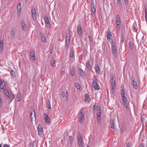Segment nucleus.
Wrapping results in <instances>:
<instances>
[{"instance_id": "1", "label": "nucleus", "mask_w": 147, "mask_h": 147, "mask_svg": "<svg viewBox=\"0 0 147 147\" xmlns=\"http://www.w3.org/2000/svg\"><path fill=\"white\" fill-rule=\"evenodd\" d=\"M122 101L124 105L125 106L127 110L129 109V107L128 106L129 104V102L127 100L126 97L123 96V98H122Z\"/></svg>"}, {"instance_id": "5", "label": "nucleus", "mask_w": 147, "mask_h": 147, "mask_svg": "<svg viewBox=\"0 0 147 147\" xmlns=\"http://www.w3.org/2000/svg\"><path fill=\"white\" fill-rule=\"evenodd\" d=\"M43 118L45 122L47 124H49L51 120L48 114L47 113H45L43 116Z\"/></svg>"}, {"instance_id": "24", "label": "nucleus", "mask_w": 147, "mask_h": 147, "mask_svg": "<svg viewBox=\"0 0 147 147\" xmlns=\"http://www.w3.org/2000/svg\"><path fill=\"white\" fill-rule=\"evenodd\" d=\"M93 109L94 111H95L96 110L98 111L100 110L101 109L100 107L98 106H96L95 105H94L93 106Z\"/></svg>"}, {"instance_id": "4", "label": "nucleus", "mask_w": 147, "mask_h": 147, "mask_svg": "<svg viewBox=\"0 0 147 147\" xmlns=\"http://www.w3.org/2000/svg\"><path fill=\"white\" fill-rule=\"evenodd\" d=\"M0 88L1 92V90L4 91L6 90L5 89V83L1 79H0Z\"/></svg>"}, {"instance_id": "38", "label": "nucleus", "mask_w": 147, "mask_h": 147, "mask_svg": "<svg viewBox=\"0 0 147 147\" xmlns=\"http://www.w3.org/2000/svg\"><path fill=\"white\" fill-rule=\"evenodd\" d=\"M111 33L110 31L107 34V38L108 40L111 39Z\"/></svg>"}, {"instance_id": "14", "label": "nucleus", "mask_w": 147, "mask_h": 147, "mask_svg": "<svg viewBox=\"0 0 147 147\" xmlns=\"http://www.w3.org/2000/svg\"><path fill=\"white\" fill-rule=\"evenodd\" d=\"M116 21L117 25H120L121 21L119 16L118 15L117 16Z\"/></svg>"}, {"instance_id": "58", "label": "nucleus", "mask_w": 147, "mask_h": 147, "mask_svg": "<svg viewBox=\"0 0 147 147\" xmlns=\"http://www.w3.org/2000/svg\"><path fill=\"white\" fill-rule=\"evenodd\" d=\"M136 27L134 26L133 28V30H134V32L136 30Z\"/></svg>"}, {"instance_id": "12", "label": "nucleus", "mask_w": 147, "mask_h": 147, "mask_svg": "<svg viewBox=\"0 0 147 147\" xmlns=\"http://www.w3.org/2000/svg\"><path fill=\"white\" fill-rule=\"evenodd\" d=\"M38 134L39 136H41L42 135L43 131V129L41 125H39L38 127Z\"/></svg>"}, {"instance_id": "25", "label": "nucleus", "mask_w": 147, "mask_h": 147, "mask_svg": "<svg viewBox=\"0 0 147 147\" xmlns=\"http://www.w3.org/2000/svg\"><path fill=\"white\" fill-rule=\"evenodd\" d=\"M3 42L2 40H0V51H2L3 50Z\"/></svg>"}, {"instance_id": "32", "label": "nucleus", "mask_w": 147, "mask_h": 147, "mask_svg": "<svg viewBox=\"0 0 147 147\" xmlns=\"http://www.w3.org/2000/svg\"><path fill=\"white\" fill-rule=\"evenodd\" d=\"M11 76L15 77L16 76L15 72L14 70H11Z\"/></svg>"}, {"instance_id": "23", "label": "nucleus", "mask_w": 147, "mask_h": 147, "mask_svg": "<svg viewBox=\"0 0 147 147\" xmlns=\"http://www.w3.org/2000/svg\"><path fill=\"white\" fill-rule=\"evenodd\" d=\"M17 100L18 101H20L21 99V94L20 93H18L17 95Z\"/></svg>"}, {"instance_id": "46", "label": "nucleus", "mask_w": 147, "mask_h": 147, "mask_svg": "<svg viewBox=\"0 0 147 147\" xmlns=\"http://www.w3.org/2000/svg\"><path fill=\"white\" fill-rule=\"evenodd\" d=\"M97 123H98L100 124V121L101 120V117H97Z\"/></svg>"}, {"instance_id": "10", "label": "nucleus", "mask_w": 147, "mask_h": 147, "mask_svg": "<svg viewBox=\"0 0 147 147\" xmlns=\"http://www.w3.org/2000/svg\"><path fill=\"white\" fill-rule=\"evenodd\" d=\"M82 111L80 112V113L79 115V117L80 122L81 123H82L83 122L84 116V114L82 112V111H83L82 109Z\"/></svg>"}, {"instance_id": "33", "label": "nucleus", "mask_w": 147, "mask_h": 147, "mask_svg": "<svg viewBox=\"0 0 147 147\" xmlns=\"http://www.w3.org/2000/svg\"><path fill=\"white\" fill-rule=\"evenodd\" d=\"M91 8H95V5L93 0H91Z\"/></svg>"}, {"instance_id": "21", "label": "nucleus", "mask_w": 147, "mask_h": 147, "mask_svg": "<svg viewBox=\"0 0 147 147\" xmlns=\"http://www.w3.org/2000/svg\"><path fill=\"white\" fill-rule=\"evenodd\" d=\"M78 73L80 76H82L85 74L84 72L81 69H79L78 70Z\"/></svg>"}, {"instance_id": "8", "label": "nucleus", "mask_w": 147, "mask_h": 147, "mask_svg": "<svg viewBox=\"0 0 147 147\" xmlns=\"http://www.w3.org/2000/svg\"><path fill=\"white\" fill-rule=\"evenodd\" d=\"M111 81V83L112 86V88L113 90V91H115V88L116 87V84L115 83V79L114 77H112Z\"/></svg>"}, {"instance_id": "36", "label": "nucleus", "mask_w": 147, "mask_h": 147, "mask_svg": "<svg viewBox=\"0 0 147 147\" xmlns=\"http://www.w3.org/2000/svg\"><path fill=\"white\" fill-rule=\"evenodd\" d=\"M69 142L70 144H72L73 142V139L72 136H69Z\"/></svg>"}, {"instance_id": "18", "label": "nucleus", "mask_w": 147, "mask_h": 147, "mask_svg": "<svg viewBox=\"0 0 147 147\" xmlns=\"http://www.w3.org/2000/svg\"><path fill=\"white\" fill-rule=\"evenodd\" d=\"M17 12L18 14H20L21 11V6L20 3H19L17 6Z\"/></svg>"}, {"instance_id": "60", "label": "nucleus", "mask_w": 147, "mask_h": 147, "mask_svg": "<svg viewBox=\"0 0 147 147\" xmlns=\"http://www.w3.org/2000/svg\"><path fill=\"white\" fill-rule=\"evenodd\" d=\"M2 144V142H1V144H0V147H1V145Z\"/></svg>"}, {"instance_id": "45", "label": "nucleus", "mask_w": 147, "mask_h": 147, "mask_svg": "<svg viewBox=\"0 0 147 147\" xmlns=\"http://www.w3.org/2000/svg\"><path fill=\"white\" fill-rule=\"evenodd\" d=\"M65 97L67 99L68 98H69V95L68 93L67 92H66V94H65Z\"/></svg>"}, {"instance_id": "20", "label": "nucleus", "mask_w": 147, "mask_h": 147, "mask_svg": "<svg viewBox=\"0 0 147 147\" xmlns=\"http://www.w3.org/2000/svg\"><path fill=\"white\" fill-rule=\"evenodd\" d=\"M50 63L51 64V65L53 67H54L55 66V59L53 58H51V60H50Z\"/></svg>"}, {"instance_id": "50", "label": "nucleus", "mask_w": 147, "mask_h": 147, "mask_svg": "<svg viewBox=\"0 0 147 147\" xmlns=\"http://www.w3.org/2000/svg\"><path fill=\"white\" fill-rule=\"evenodd\" d=\"M124 1L125 5H127L128 4V0H124Z\"/></svg>"}, {"instance_id": "44", "label": "nucleus", "mask_w": 147, "mask_h": 147, "mask_svg": "<svg viewBox=\"0 0 147 147\" xmlns=\"http://www.w3.org/2000/svg\"><path fill=\"white\" fill-rule=\"evenodd\" d=\"M89 40L90 42H92L93 40L92 36H89L88 37Z\"/></svg>"}, {"instance_id": "52", "label": "nucleus", "mask_w": 147, "mask_h": 147, "mask_svg": "<svg viewBox=\"0 0 147 147\" xmlns=\"http://www.w3.org/2000/svg\"><path fill=\"white\" fill-rule=\"evenodd\" d=\"M132 43L131 42H129V46L131 48L132 47Z\"/></svg>"}, {"instance_id": "40", "label": "nucleus", "mask_w": 147, "mask_h": 147, "mask_svg": "<svg viewBox=\"0 0 147 147\" xmlns=\"http://www.w3.org/2000/svg\"><path fill=\"white\" fill-rule=\"evenodd\" d=\"M97 116L98 117H101V111L100 110H99L98 111L97 113Z\"/></svg>"}, {"instance_id": "27", "label": "nucleus", "mask_w": 147, "mask_h": 147, "mask_svg": "<svg viewBox=\"0 0 147 147\" xmlns=\"http://www.w3.org/2000/svg\"><path fill=\"white\" fill-rule=\"evenodd\" d=\"M70 44V40H66V45L67 49H68L69 47Z\"/></svg>"}, {"instance_id": "6", "label": "nucleus", "mask_w": 147, "mask_h": 147, "mask_svg": "<svg viewBox=\"0 0 147 147\" xmlns=\"http://www.w3.org/2000/svg\"><path fill=\"white\" fill-rule=\"evenodd\" d=\"M22 28L23 31H25L27 29L26 23L24 20H22L21 22Z\"/></svg>"}, {"instance_id": "64", "label": "nucleus", "mask_w": 147, "mask_h": 147, "mask_svg": "<svg viewBox=\"0 0 147 147\" xmlns=\"http://www.w3.org/2000/svg\"><path fill=\"white\" fill-rule=\"evenodd\" d=\"M87 147H89L88 146H87Z\"/></svg>"}, {"instance_id": "28", "label": "nucleus", "mask_w": 147, "mask_h": 147, "mask_svg": "<svg viewBox=\"0 0 147 147\" xmlns=\"http://www.w3.org/2000/svg\"><path fill=\"white\" fill-rule=\"evenodd\" d=\"M73 51L72 50L70 49V53L69 54V56L70 58H72L74 57V55H73Z\"/></svg>"}, {"instance_id": "22", "label": "nucleus", "mask_w": 147, "mask_h": 147, "mask_svg": "<svg viewBox=\"0 0 147 147\" xmlns=\"http://www.w3.org/2000/svg\"><path fill=\"white\" fill-rule=\"evenodd\" d=\"M85 98L86 101L88 102H89L90 101V99L89 95L87 94H86L85 95Z\"/></svg>"}, {"instance_id": "39", "label": "nucleus", "mask_w": 147, "mask_h": 147, "mask_svg": "<svg viewBox=\"0 0 147 147\" xmlns=\"http://www.w3.org/2000/svg\"><path fill=\"white\" fill-rule=\"evenodd\" d=\"M75 86L77 90H79L80 88V85L78 83H76L75 84Z\"/></svg>"}, {"instance_id": "19", "label": "nucleus", "mask_w": 147, "mask_h": 147, "mask_svg": "<svg viewBox=\"0 0 147 147\" xmlns=\"http://www.w3.org/2000/svg\"><path fill=\"white\" fill-rule=\"evenodd\" d=\"M4 94H5V96L6 98H9V97H10V96L8 90H6L4 91Z\"/></svg>"}, {"instance_id": "13", "label": "nucleus", "mask_w": 147, "mask_h": 147, "mask_svg": "<svg viewBox=\"0 0 147 147\" xmlns=\"http://www.w3.org/2000/svg\"><path fill=\"white\" fill-rule=\"evenodd\" d=\"M133 80H132L131 83L133 85L134 88L135 89H137L138 88V86L137 84L136 81L135 80L134 78H133Z\"/></svg>"}, {"instance_id": "49", "label": "nucleus", "mask_w": 147, "mask_h": 147, "mask_svg": "<svg viewBox=\"0 0 147 147\" xmlns=\"http://www.w3.org/2000/svg\"><path fill=\"white\" fill-rule=\"evenodd\" d=\"M61 95L62 97H64L65 96V93L64 92H62L61 94Z\"/></svg>"}, {"instance_id": "3", "label": "nucleus", "mask_w": 147, "mask_h": 147, "mask_svg": "<svg viewBox=\"0 0 147 147\" xmlns=\"http://www.w3.org/2000/svg\"><path fill=\"white\" fill-rule=\"evenodd\" d=\"M111 49L113 56L116 57L117 54V51L115 45L114 43H113L111 45Z\"/></svg>"}, {"instance_id": "9", "label": "nucleus", "mask_w": 147, "mask_h": 147, "mask_svg": "<svg viewBox=\"0 0 147 147\" xmlns=\"http://www.w3.org/2000/svg\"><path fill=\"white\" fill-rule=\"evenodd\" d=\"M30 57L31 60L33 62L35 61V57L34 52V51L31 50L30 53Z\"/></svg>"}, {"instance_id": "35", "label": "nucleus", "mask_w": 147, "mask_h": 147, "mask_svg": "<svg viewBox=\"0 0 147 147\" xmlns=\"http://www.w3.org/2000/svg\"><path fill=\"white\" fill-rule=\"evenodd\" d=\"M78 144L79 146L80 147H82V140H78Z\"/></svg>"}, {"instance_id": "16", "label": "nucleus", "mask_w": 147, "mask_h": 147, "mask_svg": "<svg viewBox=\"0 0 147 147\" xmlns=\"http://www.w3.org/2000/svg\"><path fill=\"white\" fill-rule=\"evenodd\" d=\"M77 29L78 33L80 35L82 33V31L81 28V27L80 25H78Z\"/></svg>"}, {"instance_id": "7", "label": "nucleus", "mask_w": 147, "mask_h": 147, "mask_svg": "<svg viewBox=\"0 0 147 147\" xmlns=\"http://www.w3.org/2000/svg\"><path fill=\"white\" fill-rule=\"evenodd\" d=\"M32 16L33 20H35L36 19V13L35 8L34 7H32L31 9Z\"/></svg>"}, {"instance_id": "43", "label": "nucleus", "mask_w": 147, "mask_h": 147, "mask_svg": "<svg viewBox=\"0 0 147 147\" xmlns=\"http://www.w3.org/2000/svg\"><path fill=\"white\" fill-rule=\"evenodd\" d=\"M66 40H70V34H66Z\"/></svg>"}, {"instance_id": "54", "label": "nucleus", "mask_w": 147, "mask_h": 147, "mask_svg": "<svg viewBox=\"0 0 147 147\" xmlns=\"http://www.w3.org/2000/svg\"><path fill=\"white\" fill-rule=\"evenodd\" d=\"M119 25H117V26L116 27V29L117 30H119L120 29V26H119Z\"/></svg>"}, {"instance_id": "26", "label": "nucleus", "mask_w": 147, "mask_h": 147, "mask_svg": "<svg viewBox=\"0 0 147 147\" xmlns=\"http://www.w3.org/2000/svg\"><path fill=\"white\" fill-rule=\"evenodd\" d=\"M110 128L113 129L114 131L115 130V129L114 127V125L113 121L110 122Z\"/></svg>"}, {"instance_id": "34", "label": "nucleus", "mask_w": 147, "mask_h": 147, "mask_svg": "<svg viewBox=\"0 0 147 147\" xmlns=\"http://www.w3.org/2000/svg\"><path fill=\"white\" fill-rule=\"evenodd\" d=\"M125 91L124 89H122L121 92V98H123V97H125Z\"/></svg>"}, {"instance_id": "17", "label": "nucleus", "mask_w": 147, "mask_h": 147, "mask_svg": "<svg viewBox=\"0 0 147 147\" xmlns=\"http://www.w3.org/2000/svg\"><path fill=\"white\" fill-rule=\"evenodd\" d=\"M95 69L96 72L97 74H100V69L99 66L98 65H95Z\"/></svg>"}, {"instance_id": "48", "label": "nucleus", "mask_w": 147, "mask_h": 147, "mask_svg": "<svg viewBox=\"0 0 147 147\" xmlns=\"http://www.w3.org/2000/svg\"><path fill=\"white\" fill-rule=\"evenodd\" d=\"M74 74V69H72L71 72V75L72 76H73Z\"/></svg>"}, {"instance_id": "30", "label": "nucleus", "mask_w": 147, "mask_h": 147, "mask_svg": "<svg viewBox=\"0 0 147 147\" xmlns=\"http://www.w3.org/2000/svg\"><path fill=\"white\" fill-rule=\"evenodd\" d=\"M92 14V15H95L96 13L95 8H91Z\"/></svg>"}, {"instance_id": "59", "label": "nucleus", "mask_w": 147, "mask_h": 147, "mask_svg": "<svg viewBox=\"0 0 147 147\" xmlns=\"http://www.w3.org/2000/svg\"><path fill=\"white\" fill-rule=\"evenodd\" d=\"M130 146V144L129 143H128L127 144L126 147H129Z\"/></svg>"}, {"instance_id": "53", "label": "nucleus", "mask_w": 147, "mask_h": 147, "mask_svg": "<svg viewBox=\"0 0 147 147\" xmlns=\"http://www.w3.org/2000/svg\"><path fill=\"white\" fill-rule=\"evenodd\" d=\"M4 147H10V146L7 144H5L3 145Z\"/></svg>"}, {"instance_id": "29", "label": "nucleus", "mask_w": 147, "mask_h": 147, "mask_svg": "<svg viewBox=\"0 0 147 147\" xmlns=\"http://www.w3.org/2000/svg\"><path fill=\"white\" fill-rule=\"evenodd\" d=\"M14 98V97H13V95H12V96L9 97V98L7 99L9 100L8 102L9 104L11 102Z\"/></svg>"}, {"instance_id": "56", "label": "nucleus", "mask_w": 147, "mask_h": 147, "mask_svg": "<svg viewBox=\"0 0 147 147\" xmlns=\"http://www.w3.org/2000/svg\"><path fill=\"white\" fill-rule=\"evenodd\" d=\"M124 37L123 36L121 38V41L122 42H123V41H124Z\"/></svg>"}, {"instance_id": "31", "label": "nucleus", "mask_w": 147, "mask_h": 147, "mask_svg": "<svg viewBox=\"0 0 147 147\" xmlns=\"http://www.w3.org/2000/svg\"><path fill=\"white\" fill-rule=\"evenodd\" d=\"M86 64L87 68L88 69H90L91 68V66L90 65V62L89 61H87L86 62Z\"/></svg>"}, {"instance_id": "2", "label": "nucleus", "mask_w": 147, "mask_h": 147, "mask_svg": "<svg viewBox=\"0 0 147 147\" xmlns=\"http://www.w3.org/2000/svg\"><path fill=\"white\" fill-rule=\"evenodd\" d=\"M92 86L94 90H98L100 89V87L98 83L95 80H93Z\"/></svg>"}, {"instance_id": "57", "label": "nucleus", "mask_w": 147, "mask_h": 147, "mask_svg": "<svg viewBox=\"0 0 147 147\" xmlns=\"http://www.w3.org/2000/svg\"><path fill=\"white\" fill-rule=\"evenodd\" d=\"M139 147H144V146L143 144H142L139 145Z\"/></svg>"}, {"instance_id": "51", "label": "nucleus", "mask_w": 147, "mask_h": 147, "mask_svg": "<svg viewBox=\"0 0 147 147\" xmlns=\"http://www.w3.org/2000/svg\"><path fill=\"white\" fill-rule=\"evenodd\" d=\"M2 102L1 99V98L0 97V108H2Z\"/></svg>"}, {"instance_id": "37", "label": "nucleus", "mask_w": 147, "mask_h": 147, "mask_svg": "<svg viewBox=\"0 0 147 147\" xmlns=\"http://www.w3.org/2000/svg\"><path fill=\"white\" fill-rule=\"evenodd\" d=\"M41 39L42 42H45L46 41L45 36L44 35H42L41 36Z\"/></svg>"}, {"instance_id": "42", "label": "nucleus", "mask_w": 147, "mask_h": 147, "mask_svg": "<svg viewBox=\"0 0 147 147\" xmlns=\"http://www.w3.org/2000/svg\"><path fill=\"white\" fill-rule=\"evenodd\" d=\"M78 140H82V135L80 134H79L78 137Z\"/></svg>"}, {"instance_id": "61", "label": "nucleus", "mask_w": 147, "mask_h": 147, "mask_svg": "<svg viewBox=\"0 0 147 147\" xmlns=\"http://www.w3.org/2000/svg\"><path fill=\"white\" fill-rule=\"evenodd\" d=\"M28 0H25V1L26 2H27Z\"/></svg>"}, {"instance_id": "63", "label": "nucleus", "mask_w": 147, "mask_h": 147, "mask_svg": "<svg viewBox=\"0 0 147 147\" xmlns=\"http://www.w3.org/2000/svg\"><path fill=\"white\" fill-rule=\"evenodd\" d=\"M123 131V130H122V131H121V132H122Z\"/></svg>"}, {"instance_id": "55", "label": "nucleus", "mask_w": 147, "mask_h": 147, "mask_svg": "<svg viewBox=\"0 0 147 147\" xmlns=\"http://www.w3.org/2000/svg\"><path fill=\"white\" fill-rule=\"evenodd\" d=\"M117 0V3L118 4H119L121 2V0Z\"/></svg>"}, {"instance_id": "47", "label": "nucleus", "mask_w": 147, "mask_h": 147, "mask_svg": "<svg viewBox=\"0 0 147 147\" xmlns=\"http://www.w3.org/2000/svg\"><path fill=\"white\" fill-rule=\"evenodd\" d=\"M47 107L49 109H50L51 108V106L50 103L49 102L48 104L47 105Z\"/></svg>"}, {"instance_id": "62", "label": "nucleus", "mask_w": 147, "mask_h": 147, "mask_svg": "<svg viewBox=\"0 0 147 147\" xmlns=\"http://www.w3.org/2000/svg\"><path fill=\"white\" fill-rule=\"evenodd\" d=\"M33 81H34V80H35V78H33Z\"/></svg>"}, {"instance_id": "41", "label": "nucleus", "mask_w": 147, "mask_h": 147, "mask_svg": "<svg viewBox=\"0 0 147 147\" xmlns=\"http://www.w3.org/2000/svg\"><path fill=\"white\" fill-rule=\"evenodd\" d=\"M14 35V31L13 30H11V33L10 34V36L11 37H13Z\"/></svg>"}, {"instance_id": "15", "label": "nucleus", "mask_w": 147, "mask_h": 147, "mask_svg": "<svg viewBox=\"0 0 147 147\" xmlns=\"http://www.w3.org/2000/svg\"><path fill=\"white\" fill-rule=\"evenodd\" d=\"M33 112H31L30 114L31 119L32 121L34 118L35 120H36L35 113L34 110L33 111Z\"/></svg>"}, {"instance_id": "11", "label": "nucleus", "mask_w": 147, "mask_h": 147, "mask_svg": "<svg viewBox=\"0 0 147 147\" xmlns=\"http://www.w3.org/2000/svg\"><path fill=\"white\" fill-rule=\"evenodd\" d=\"M45 23L48 28H50V22L47 16H45Z\"/></svg>"}]
</instances>
